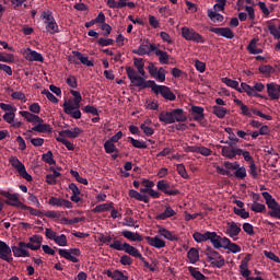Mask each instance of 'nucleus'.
Masks as SVG:
<instances>
[{
	"label": "nucleus",
	"mask_w": 280,
	"mask_h": 280,
	"mask_svg": "<svg viewBox=\"0 0 280 280\" xmlns=\"http://www.w3.org/2000/svg\"><path fill=\"white\" fill-rule=\"evenodd\" d=\"M250 209L254 211V213H264V211H266V205L254 201L250 205Z\"/></svg>",
	"instance_id": "obj_55"
},
{
	"label": "nucleus",
	"mask_w": 280,
	"mask_h": 280,
	"mask_svg": "<svg viewBox=\"0 0 280 280\" xmlns=\"http://www.w3.org/2000/svg\"><path fill=\"white\" fill-rule=\"evenodd\" d=\"M27 243L19 242L18 246L11 247V253L14 257H30V250H27Z\"/></svg>",
	"instance_id": "obj_21"
},
{
	"label": "nucleus",
	"mask_w": 280,
	"mask_h": 280,
	"mask_svg": "<svg viewBox=\"0 0 280 280\" xmlns=\"http://www.w3.org/2000/svg\"><path fill=\"white\" fill-rule=\"evenodd\" d=\"M212 113L215 115V117H218V119H224L229 113V109L223 106L214 105L212 106Z\"/></svg>",
	"instance_id": "obj_41"
},
{
	"label": "nucleus",
	"mask_w": 280,
	"mask_h": 280,
	"mask_svg": "<svg viewBox=\"0 0 280 280\" xmlns=\"http://www.w3.org/2000/svg\"><path fill=\"white\" fill-rule=\"evenodd\" d=\"M224 233L228 235V237H231V240L237 242V237L242 233V225L234 221L228 222Z\"/></svg>",
	"instance_id": "obj_16"
},
{
	"label": "nucleus",
	"mask_w": 280,
	"mask_h": 280,
	"mask_svg": "<svg viewBox=\"0 0 280 280\" xmlns=\"http://www.w3.org/2000/svg\"><path fill=\"white\" fill-rule=\"evenodd\" d=\"M180 32H182V37L184 38V40L203 45L205 37H202V35H200L198 32H196V30H194L191 27L183 26L180 28Z\"/></svg>",
	"instance_id": "obj_12"
},
{
	"label": "nucleus",
	"mask_w": 280,
	"mask_h": 280,
	"mask_svg": "<svg viewBox=\"0 0 280 280\" xmlns=\"http://www.w3.org/2000/svg\"><path fill=\"white\" fill-rule=\"evenodd\" d=\"M42 95H45L47 97V100L49 102H51L52 104H58V98L56 97V95H54V93H51L49 90H43L42 91Z\"/></svg>",
	"instance_id": "obj_60"
},
{
	"label": "nucleus",
	"mask_w": 280,
	"mask_h": 280,
	"mask_svg": "<svg viewBox=\"0 0 280 280\" xmlns=\"http://www.w3.org/2000/svg\"><path fill=\"white\" fill-rule=\"evenodd\" d=\"M262 198L267 205V209H269L268 214L270 218H276V220H280V203L278 202L272 195L268 191L261 192Z\"/></svg>",
	"instance_id": "obj_5"
},
{
	"label": "nucleus",
	"mask_w": 280,
	"mask_h": 280,
	"mask_svg": "<svg viewBox=\"0 0 280 280\" xmlns=\"http://www.w3.org/2000/svg\"><path fill=\"white\" fill-rule=\"evenodd\" d=\"M42 161L48 165H56V160H54V153L48 151L42 155Z\"/></svg>",
	"instance_id": "obj_51"
},
{
	"label": "nucleus",
	"mask_w": 280,
	"mask_h": 280,
	"mask_svg": "<svg viewBox=\"0 0 280 280\" xmlns=\"http://www.w3.org/2000/svg\"><path fill=\"white\" fill-rule=\"evenodd\" d=\"M70 93L74 98L73 101L63 103V112L66 115H71L73 119H81L82 112H80V104L82 102V94L75 90H71Z\"/></svg>",
	"instance_id": "obj_3"
},
{
	"label": "nucleus",
	"mask_w": 280,
	"mask_h": 280,
	"mask_svg": "<svg viewBox=\"0 0 280 280\" xmlns=\"http://www.w3.org/2000/svg\"><path fill=\"white\" fill-rule=\"evenodd\" d=\"M220 248H223V250H230V253H233V255L242 253V247L240 245L231 242V238L226 236L222 237L219 235L214 249L220 250Z\"/></svg>",
	"instance_id": "obj_9"
},
{
	"label": "nucleus",
	"mask_w": 280,
	"mask_h": 280,
	"mask_svg": "<svg viewBox=\"0 0 280 280\" xmlns=\"http://www.w3.org/2000/svg\"><path fill=\"white\" fill-rule=\"evenodd\" d=\"M105 275H107V277H109V279H113V280H128V276L124 275L122 271L120 270H115V271L107 270Z\"/></svg>",
	"instance_id": "obj_43"
},
{
	"label": "nucleus",
	"mask_w": 280,
	"mask_h": 280,
	"mask_svg": "<svg viewBox=\"0 0 280 280\" xmlns=\"http://www.w3.org/2000/svg\"><path fill=\"white\" fill-rule=\"evenodd\" d=\"M42 20L46 24V32H48V34H58L60 32L51 11H44L42 13Z\"/></svg>",
	"instance_id": "obj_11"
},
{
	"label": "nucleus",
	"mask_w": 280,
	"mask_h": 280,
	"mask_svg": "<svg viewBox=\"0 0 280 280\" xmlns=\"http://www.w3.org/2000/svg\"><path fill=\"white\" fill-rule=\"evenodd\" d=\"M191 112L195 121H202V119H205V108L200 106H192Z\"/></svg>",
	"instance_id": "obj_42"
},
{
	"label": "nucleus",
	"mask_w": 280,
	"mask_h": 280,
	"mask_svg": "<svg viewBox=\"0 0 280 280\" xmlns=\"http://www.w3.org/2000/svg\"><path fill=\"white\" fill-rule=\"evenodd\" d=\"M154 54L159 57V62L161 65H170V55L166 51L158 49V47L155 46Z\"/></svg>",
	"instance_id": "obj_40"
},
{
	"label": "nucleus",
	"mask_w": 280,
	"mask_h": 280,
	"mask_svg": "<svg viewBox=\"0 0 280 280\" xmlns=\"http://www.w3.org/2000/svg\"><path fill=\"white\" fill-rule=\"evenodd\" d=\"M56 141H58V143H62L63 145H66L67 150L69 151L75 150V144H73L71 141L66 139L65 136L57 137Z\"/></svg>",
	"instance_id": "obj_49"
},
{
	"label": "nucleus",
	"mask_w": 280,
	"mask_h": 280,
	"mask_svg": "<svg viewBox=\"0 0 280 280\" xmlns=\"http://www.w3.org/2000/svg\"><path fill=\"white\" fill-rule=\"evenodd\" d=\"M0 62H8L9 65H12L14 62V55L13 54H0Z\"/></svg>",
	"instance_id": "obj_63"
},
{
	"label": "nucleus",
	"mask_w": 280,
	"mask_h": 280,
	"mask_svg": "<svg viewBox=\"0 0 280 280\" xmlns=\"http://www.w3.org/2000/svg\"><path fill=\"white\" fill-rule=\"evenodd\" d=\"M156 187L160 191L166 194V196H176L178 194V190H170V185L163 179L158 182Z\"/></svg>",
	"instance_id": "obj_34"
},
{
	"label": "nucleus",
	"mask_w": 280,
	"mask_h": 280,
	"mask_svg": "<svg viewBox=\"0 0 280 280\" xmlns=\"http://www.w3.org/2000/svg\"><path fill=\"white\" fill-rule=\"evenodd\" d=\"M131 145L133 148H138V150H145L148 148V144L143 140H137L135 138H129Z\"/></svg>",
	"instance_id": "obj_53"
},
{
	"label": "nucleus",
	"mask_w": 280,
	"mask_h": 280,
	"mask_svg": "<svg viewBox=\"0 0 280 280\" xmlns=\"http://www.w3.org/2000/svg\"><path fill=\"white\" fill-rule=\"evenodd\" d=\"M9 163H10V165H12V167H14V170H16V172H18L19 176H21V178H24L28 183H32V175H30L27 173V170L25 168V164H23V162H21V160H19V158L11 156L9 159Z\"/></svg>",
	"instance_id": "obj_13"
},
{
	"label": "nucleus",
	"mask_w": 280,
	"mask_h": 280,
	"mask_svg": "<svg viewBox=\"0 0 280 280\" xmlns=\"http://www.w3.org/2000/svg\"><path fill=\"white\" fill-rule=\"evenodd\" d=\"M208 16L212 23H222V21H224V15L218 13V11H213L212 9L208 10Z\"/></svg>",
	"instance_id": "obj_46"
},
{
	"label": "nucleus",
	"mask_w": 280,
	"mask_h": 280,
	"mask_svg": "<svg viewBox=\"0 0 280 280\" xmlns=\"http://www.w3.org/2000/svg\"><path fill=\"white\" fill-rule=\"evenodd\" d=\"M259 40L257 38H253L248 46H247V50L249 51V54H252L253 56H257V54H264V49L261 48H257V43Z\"/></svg>",
	"instance_id": "obj_39"
},
{
	"label": "nucleus",
	"mask_w": 280,
	"mask_h": 280,
	"mask_svg": "<svg viewBox=\"0 0 280 280\" xmlns=\"http://www.w3.org/2000/svg\"><path fill=\"white\" fill-rule=\"evenodd\" d=\"M45 235L47 240H52L57 246H67V235L61 234L58 236V234L49 228H46Z\"/></svg>",
	"instance_id": "obj_18"
},
{
	"label": "nucleus",
	"mask_w": 280,
	"mask_h": 280,
	"mask_svg": "<svg viewBox=\"0 0 280 280\" xmlns=\"http://www.w3.org/2000/svg\"><path fill=\"white\" fill-rule=\"evenodd\" d=\"M248 261H250V255H247L240 265V272L242 275V277H244V279H246V277H250V271L248 270Z\"/></svg>",
	"instance_id": "obj_35"
},
{
	"label": "nucleus",
	"mask_w": 280,
	"mask_h": 280,
	"mask_svg": "<svg viewBox=\"0 0 280 280\" xmlns=\"http://www.w3.org/2000/svg\"><path fill=\"white\" fill-rule=\"evenodd\" d=\"M129 196L135 200H139V202H150V197L148 195L140 194L135 189L129 190Z\"/></svg>",
	"instance_id": "obj_38"
},
{
	"label": "nucleus",
	"mask_w": 280,
	"mask_h": 280,
	"mask_svg": "<svg viewBox=\"0 0 280 280\" xmlns=\"http://www.w3.org/2000/svg\"><path fill=\"white\" fill-rule=\"evenodd\" d=\"M234 213L243 220H248V218H250V212L246 211L244 208H234Z\"/></svg>",
	"instance_id": "obj_54"
},
{
	"label": "nucleus",
	"mask_w": 280,
	"mask_h": 280,
	"mask_svg": "<svg viewBox=\"0 0 280 280\" xmlns=\"http://www.w3.org/2000/svg\"><path fill=\"white\" fill-rule=\"evenodd\" d=\"M66 84H68L70 89H78V79L75 78V75L70 74L66 79Z\"/></svg>",
	"instance_id": "obj_59"
},
{
	"label": "nucleus",
	"mask_w": 280,
	"mask_h": 280,
	"mask_svg": "<svg viewBox=\"0 0 280 280\" xmlns=\"http://www.w3.org/2000/svg\"><path fill=\"white\" fill-rule=\"evenodd\" d=\"M28 110H21L19 112V115L25 119L28 124H32L34 127L32 130L34 132H52L54 128H51V125L46 124L38 114L40 113V104L33 103L28 106Z\"/></svg>",
	"instance_id": "obj_1"
},
{
	"label": "nucleus",
	"mask_w": 280,
	"mask_h": 280,
	"mask_svg": "<svg viewBox=\"0 0 280 280\" xmlns=\"http://www.w3.org/2000/svg\"><path fill=\"white\" fill-rule=\"evenodd\" d=\"M176 214L175 210L172 207H166L165 210L156 215V220H167V218H174Z\"/></svg>",
	"instance_id": "obj_44"
},
{
	"label": "nucleus",
	"mask_w": 280,
	"mask_h": 280,
	"mask_svg": "<svg viewBox=\"0 0 280 280\" xmlns=\"http://www.w3.org/2000/svg\"><path fill=\"white\" fill-rule=\"evenodd\" d=\"M177 173L182 178H189V174H187V168H185V164H177Z\"/></svg>",
	"instance_id": "obj_64"
},
{
	"label": "nucleus",
	"mask_w": 280,
	"mask_h": 280,
	"mask_svg": "<svg viewBox=\"0 0 280 280\" xmlns=\"http://www.w3.org/2000/svg\"><path fill=\"white\" fill-rule=\"evenodd\" d=\"M110 209H113V202L98 205L92 211L93 213H106V211H110Z\"/></svg>",
	"instance_id": "obj_47"
},
{
	"label": "nucleus",
	"mask_w": 280,
	"mask_h": 280,
	"mask_svg": "<svg viewBox=\"0 0 280 280\" xmlns=\"http://www.w3.org/2000/svg\"><path fill=\"white\" fill-rule=\"evenodd\" d=\"M192 237H194L195 242H197V244H202V242H210V244H212L213 248H215L220 235H218V232L207 231L205 233L195 232L192 234Z\"/></svg>",
	"instance_id": "obj_10"
},
{
	"label": "nucleus",
	"mask_w": 280,
	"mask_h": 280,
	"mask_svg": "<svg viewBox=\"0 0 280 280\" xmlns=\"http://www.w3.org/2000/svg\"><path fill=\"white\" fill-rule=\"evenodd\" d=\"M122 237H126V240H129L130 242H143V236L137 232L124 230L121 232Z\"/></svg>",
	"instance_id": "obj_32"
},
{
	"label": "nucleus",
	"mask_w": 280,
	"mask_h": 280,
	"mask_svg": "<svg viewBox=\"0 0 280 280\" xmlns=\"http://www.w3.org/2000/svg\"><path fill=\"white\" fill-rule=\"evenodd\" d=\"M268 30H269V34H271V36H273L276 40H280V21L278 25H275V24L269 25Z\"/></svg>",
	"instance_id": "obj_48"
},
{
	"label": "nucleus",
	"mask_w": 280,
	"mask_h": 280,
	"mask_svg": "<svg viewBox=\"0 0 280 280\" xmlns=\"http://www.w3.org/2000/svg\"><path fill=\"white\" fill-rule=\"evenodd\" d=\"M83 130L80 127H74L72 129H66L59 131V137H68V139H78L82 135Z\"/></svg>",
	"instance_id": "obj_27"
},
{
	"label": "nucleus",
	"mask_w": 280,
	"mask_h": 280,
	"mask_svg": "<svg viewBox=\"0 0 280 280\" xmlns=\"http://www.w3.org/2000/svg\"><path fill=\"white\" fill-rule=\"evenodd\" d=\"M258 71L264 75H271V73H275V68L270 65H264L258 68Z\"/></svg>",
	"instance_id": "obj_56"
},
{
	"label": "nucleus",
	"mask_w": 280,
	"mask_h": 280,
	"mask_svg": "<svg viewBox=\"0 0 280 280\" xmlns=\"http://www.w3.org/2000/svg\"><path fill=\"white\" fill-rule=\"evenodd\" d=\"M205 255L207 257V261L211 264L213 268H224V264H226L224 257L219 254L218 250H214L213 247L207 246Z\"/></svg>",
	"instance_id": "obj_8"
},
{
	"label": "nucleus",
	"mask_w": 280,
	"mask_h": 280,
	"mask_svg": "<svg viewBox=\"0 0 280 280\" xmlns=\"http://www.w3.org/2000/svg\"><path fill=\"white\" fill-rule=\"evenodd\" d=\"M109 248H113L114 250H124V253H127V255H138L137 247L130 245L129 243H122L119 240L114 241L109 244Z\"/></svg>",
	"instance_id": "obj_14"
},
{
	"label": "nucleus",
	"mask_w": 280,
	"mask_h": 280,
	"mask_svg": "<svg viewBox=\"0 0 280 280\" xmlns=\"http://www.w3.org/2000/svg\"><path fill=\"white\" fill-rule=\"evenodd\" d=\"M27 248L30 250H39V248L43 246V236L39 235H33L28 238V243H26Z\"/></svg>",
	"instance_id": "obj_26"
},
{
	"label": "nucleus",
	"mask_w": 280,
	"mask_h": 280,
	"mask_svg": "<svg viewBox=\"0 0 280 280\" xmlns=\"http://www.w3.org/2000/svg\"><path fill=\"white\" fill-rule=\"evenodd\" d=\"M153 78L158 82H165V69L164 68H159V70L155 73V77H153Z\"/></svg>",
	"instance_id": "obj_62"
},
{
	"label": "nucleus",
	"mask_w": 280,
	"mask_h": 280,
	"mask_svg": "<svg viewBox=\"0 0 280 280\" xmlns=\"http://www.w3.org/2000/svg\"><path fill=\"white\" fill-rule=\"evenodd\" d=\"M243 231L244 233H246V235H249V236L255 235V228L253 226V224L248 222L243 223Z\"/></svg>",
	"instance_id": "obj_61"
},
{
	"label": "nucleus",
	"mask_w": 280,
	"mask_h": 280,
	"mask_svg": "<svg viewBox=\"0 0 280 280\" xmlns=\"http://www.w3.org/2000/svg\"><path fill=\"white\" fill-rule=\"evenodd\" d=\"M209 32L217 34V36H221L222 38H226L228 40H233V38H235V33L230 27H210Z\"/></svg>",
	"instance_id": "obj_20"
},
{
	"label": "nucleus",
	"mask_w": 280,
	"mask_h": 280,
	"mask_svg": "<svg viewBox=\"0 0 280 280\" xmlns=\"http://www.w3.org/2000/svg\"><path fill=\"white\" fill-rule=\"evenodd\" d=\"M126 73H127V78H129L131 84H133V86H138L139 89H150V82L152 81H145V79H143V75H139V73L137 72V70H135L132 67H127L126 68Z\"/></svg>",
	"instance_id": "obj_6"
},
{
	"label": "nucleus",
	"mask_w": 280,
	"mask_h": 280,
	"mask_svg": "<svg viewBox=\"0 0 280 280\" xmlns=\"http://www.w3.org/2000/svg\"><path fill=\"white\" fill-rule=\"evenodd\" d=\"M60 257H63V259H67L68 261H72V264H78L80 259V255H82V252L80 248H70V249H59Z\"/></svg>",
	"instance_id": "obj_17"
},
{
	"label": "nucleus",
	"mask_w": 280,
	"mask_h": 280,
	"mask_svg": "<svg viewBox=\"0 0 280 280\" xmlns=\"http://www.w3.org/2000/svg\"><path fill=\"white\" fill-rule=\"evenodd\" d=\"M190 152H198L202 156H211V149L207 147H197L196 149L190 150Z\"/></svg>",
	"instance_id": "obj_57"
},
{
	"label": "nucleus",
	"mask_w": 280,
	"mask_h": 280,
	"mask_svg": "<svg viewBox=\"0 0 280 280\" xmlns=\"http://www.w3.org/2000/svg\"><path fill=\"white\" fill-rule=\"evenodd\" d=\"M222 82L225 86L237 91V93H246L248 97H260L261 100L266 98V96L259 94L262 93V91L266 89V85H264L261 82H254V86H250L246 82H242L240 85V82L226 77L222 79Z\"/></svg>",
	"instance_id": "obj_2"
},
{
	"label": "nucleus",
	"mask_w": 280,
	"mask_h": 280,
	"mask_svg": "<svg viewBox=\"0 0 280 280\" xmlns=\"http://www.w3.org/2000/svg\"><path fill=\"white\" fill-rule=\"evenodd\" d=\"M133 66L136 67L139 75L145 78V61L142 58H133Z\"/></svg>",
	"instance_id": "obj_37"
},
{
	"label": "nucleus",
	"mask_w": 280,
	"mask_h": 280,
	"mask_svg": "<svg viewBox=\"0 0 280 280\" xmlns=\"http://www.w3.org/2000/svg\"><path fill=\"white\" fill-rule=\"evenodd\" d=\"M21 54L28 62H43L45 60L40 52L32 50V48H23Z\"/></svg>",
	"instance_id": "obj_19"
},
{
	"label": "nucleus",
	"mask_w": 280,
	"mask_h": 280,
	"mask_svg": "<svg viewBox=\"0 0 280 280\" xmlns=\"http://www.w3.org/2000/svg\"><path fill=\"white\" fill-rule=\"evenodd\" d=\"M149 89H151L155 95H161L164 100H167V102H174L176 100V94H174L167 85H159L156 82L151 81Z\"/></svg>",
	"instance_id": "obj_7"
},
{
	"label": "nucleus",
	"mask_w": 280,
	"mask_h": 280,
	"mask_svg": "<svg viewBox=\"0 0 280 280\" xmlns=\"http://www.w3.org/2000/svg\"><path fill=\"white\" fill-rule=\"evenodd\" d=\"M0 259L2 261H7L8 264H11L12 261V247L10 245L5 244V242L0 241Z\"/></svg>",
	"instance_id": "obj_23"
},
{
	"label": "nucleus",
	"mask_w": 280,
	"mask_h": 280,
	"mask_svg": "<svg viewBox=\"0 0 280 280\" xmlns=\"http://www.w3.org/2000/svg\"><path fill=\"white\" fill-rule=\"evenodd\" d=\"M51 207H63L65 209H73V203L67 199L51 197L48 201Z\"/></svg>",
	"instance_id": "obj_25"
},
{
	"label": "nucleus",
	"mask_w": 280,
	"mask_h": 280,
	"mask_svg": "<svg viewBox=\"0 0 280 280\" xmlns=\"http://www.w3.org/2000/svg\"><path fill=\"white\" fill-rule=\"evenodd\" d=\"M267 94L268 97L272 101L279 100L280 94H279V84L276 82L267 83Z\"/></svg>",
	"instance_id": "obj_28"
},
{
	"label": "nucleus",
	"mask_w": 280,
	"mask_h": 280,
	"mask_svg": "<svg viewBox=\"0 0 280 280\" xmlns=\"http://www.w3.org/2000/svg\"><path fill=\"white\" fill-rule=\"evenodd\" d=\"M187 258L189 264H197V261L200 259V253L196 248H190L187 253Z\"/></svg>",
	"instance_id": "obj_45"
},
{
	"label": "nucleus",
	"mask_w": 280,
	"mask_h": 280,
	"mask_svg": "<svg viewBox=\"0 0 280 280\" xmlns=\"http://www.w3.org/2000/svg\"><path fill=\"white\" fill-rule=\"evenodd\" d=\"M147 243L149 246H152V248H165L166 243L164 240H162L161 234L155 236H147L145 237Z\"/></svg>",
	"instance_id": "obj_24"
},
{
	"label": "nucleus",
	"mask_w": 280,
	"mask_h": 280,
	"mask_svg": "<svg viewBox=\"0 0 280 280\" xmlns=\"http://www.w3.org/2000/svg\"><path fill=\"white\" fill-rule=\"evenodd\" d=\"M159 121L166 125L176 124V121H187V116L180 108H176L170 112L163 110L159 114Z\"/></svg>",
	"instance_id": "obj_4"
},
{
	"label": "nucleus",
	"mask_w": 280,
	"mask_h": 280,
	"mask_svg": "<svg viewBox=\"0 0 280 280\" xmlns=\"http://www.w3.org/2000/svg\"><path fill=\"white\" fill-rule=\"evenodd\" d=\"M140 130L145 135V137H152L154 135V128H152V119L147 118L141 125Z\"/></svg>",
	"instance_id": "obj_31"
},
{
	"label": "nucleus",
	"mask_w": 280,
	"mask_h": 280,
	"mask_svg": "<svg viewBox=\"0 0 280 280\" xmlns=\"http://www.w3.org/2000/svg\"><path fill=\"white\" fill-rule=\"evenodd\" d=\"M69 62H72L73 65H84L85 67H94L95 65L93 61L89 59L88 56H84L82 52L78 50L72 51V56L69 57Z\"/></svg>",
	"instance_id": "obj_15"
},
{
	"label": "nucleus",
	"mask_w": 280,
	"mask_h": 280,
	"mask_svg": "<svg viewBox=\"0 0 280 280\" xmlns=\"http://www.w3.org/2000/svg\"><path fill=\"white\" fill-rule=\"evenodd\" d=\"M221 154L225 159H235V156H238V154H240V149L233 148L231 145H224L221 149Z\"/></svg>",
	"instance_id": "obj_29"
},
{
	"label": "nucleus",
	"mask_w": 280,
	"mask_h": 280,
	"mask_svg": "<svg viewBox=\"0 0 280 280\" xmlns=\"http://www.w3.org/2000/svg\"><path fill=\"white\" fill-rule=\"evenodd\" d=\"M7 205H9V207H18L20 209H23V207L25 206L24 202L19 200V196L16 194L10 195V197L7 199Z\"/></svg>",
	"instance_id": "obj_36"
},
{
	"label": "nucleus",
	"mask_w": 280,
	"mask_h": 280,
	"mask_svg": "<svg viewBox=\"0 0 280 280\" xmlns=\"http://www.w3.org/2000/svg\"><path fill=\"white\" fill-rule=\"evenodd\" d=\"M16 112H5V114L2 116V118L7 121V124H10L12 128H19L22 126L21 121L14 120L16 117Z\"/></svg>",
	"instance_id": "obj_30"
},
{
	"label": "nucleus",
	"mask_w": 280,
	"mask_h": 280,
	"mask_svg": "<svg viewBox=\"0 0 280 280\" xmlns=\"http://www.w3.org/2000/svg\"><path fill=\"white\" fill-rule=\"evenodd\" d=\"M122 226H129V228H133V229H139V224H137V221L133 220L131 217L124 219Z\"/></svg>",
	"instance_id": "obj_58"
},
{
	"label": "nucleus",
	"mask_w": 280,
	"mask_h": 280,
	"mask_svg": "<svg viewBox=\"0 0 280 280\" xmlns=\"http://www.w3.org/2000/svg\"><path fill=\"white\" fill-rule=\"evenodd\" d=\"M188 272H190V276L192 277V279H196V280L207 279V277L202 275V272L198 271V269H196L195 267H189Z\"/></svg>",
	"instance_id": "obj_50"
},
{
	"label": "nucleus",
	"mask_w": 280,
	"mask_h": 280,
	"mask_svg": "<svg viewBox=\"0 0 280 280\" xmlns=\"http://www.w3.org/2000/svg\"><path fill=\"white\" fill-rule=\"evenodd\" d=\"M159 235L168 242H178V236L165 228L159 229Z\"/></svg>",
	"instance_id": "obj_33"
},
{
	"label": "nucleus",
	"mask_w": 280,
	"mask_h": 280,
	"mask_svg": "<svg viewBox=\"0 0 280 280\" xmlns=\"http://www.w3.org/2000/svg\"><path fill=\"white\" fill-rule=\"evenodd\" d=\"M104 149L106 154H113V152H118L117 147L115 145V142L110 140L105 141Z\"/></svg>",
	"instance_id": "obj_52"
},
{
	"label": "nucleus",
	"mask_w": 280,
	"mask_h": 280,
	"mask_svg": "<svg viewBox=\"0 0 280 280\" xmlns=\"http://www.w3.org/2000/svg\"><path fill=\"white\" fill-rule=\"evenodd\" d=\"M152 51H156L155 44H141L137 49L132 50L136 56H150Z\"/></svg>",
	"instance_id": "obj_22"
}]
</instances>
